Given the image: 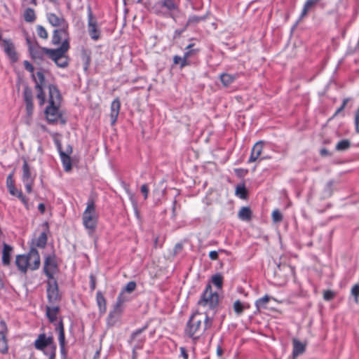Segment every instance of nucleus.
I'll use <instances>...</instances> for the list:
<instances>
[{"mask_svg": "<svg viewBox=\"0 0 359 359\" xmlns=\"http://www.w3.org/2000/svg\"><path fill=\"white\" fill-rule=\"evenodd\" d=\"M213 319L205 312L196 311L191 314L184 327V334L196 344L212 327Z\"/></svg>", "mask_w": 359, "mask_h": 359, "instance_id": "1", "label": "nucleus"}, {"mask_svg": "<svg viewBox=\"0 0 359 359\" xmlns=\"http://www.w3.org/2000/svg\"><path fill=\"white\" fill-rule=\"evenodd\" d=\"M51 43L54 46H60L49 52L55 56L57 55L62 61V68L66 67L68 65V58L65 54L70 48L69 28L55 29L53 32Z\"/></svg>", "mask_w": 359, "mask_h": 359, "instance_id": "2", "label": "nucleus"}, {"mask_svg": "<svg viewBox=\"0 0 359 359\" xmlns=\"http://www.w3.org/2000/svg\"><path fill=\"white\" fill-rule=\"evenodd\" d=\"M48 105L46 108L45 114L48 123H55L60 117L59 108L62 96L58 88L53 84L48 86Z\"/></svg>", "mask_w": 359, "mask_h": 359, "instance_id": "3", "label": "nucleus"}, {"mask_svg": "<svg viewBox=\"0 0 359 359\" xmlns=\"http://www.w3.org/2000/svg\"><path fill=\"white\" fill-rule=\"evenodd\" d=\"M99 215L96 210L93 198H90L86 203V207L82 214V222L88 233L92 234L95 231L98 224Z\"/></svg>", "mask_w": 359, "mask_h": 359, "instance_id": "4", "label": "nucleus"}, {"mask_svg": "<svg viewBox=\"0 0 359 359\" xmlns=\"http://www.w3.org/2000/svg\"><path fill=\"white\" fill-rule=\"evenodd\" d=\"M27 42L28 44L29 51L34 60H43L44 56L46 55L54 61L57 67H62V61H60L57 55L55 56L49 52V50H53V49L41 47L37 43L33 44L28 38L27 39Z\"/></svg>", "mask_w": 359, "mask_h": 359, "instance_id": "5", "label": "nucleus"}, {"mask_svg": "<svg viewBox=\"0 0 359 359\" xmlns=\"http://www.w3.org/2000/svg\"><path fill=\"white\" fill-rule=\"evenodd\" d=\"M219 297L216 292H213L211 285H206L201 298L198 302V305L207 310H215L219 305Z\"/></svg>", "mask_w": 359, "mask_h": 359, "instance_id": "6", "label": "nucleus"}, {"mask_svg": "<svg viewBox=\"0 0 359 359\" xmlns=\"http://www.w3.org/2000/svg\"><path fill=\"white\" fill-rule=\"evenodd\" d=\"M87 18L88 34L92 40L95 41H98L102 36V30L98 24L97 19L94 15L90 6L87 8Z\"/></svg>", "mask_w": 359, "mask_h": 359, "instance_id": "7", "label": "nucleus"}, {"mask_svg": "<svg viewBox=\"0 0 359 359\" xmlns=\"http://www.w3.org/2000/svg\"><path fill=\"white\" fill-rule=\"evenodd\" d=\"M32 78L35 82V90H36V99L39 104L43 106L46 103V95L43 88L46 86V79L42 70L33 74Z\"/></svg>", "mask_w": 359, "mask_h": 359, "instance_id": "8", "label": "nucleus"}, {"mask_svg": "<svg viewBox=\"0 0 359 359\" xmlns=\"http://www.w3.org/2000/svg\"><path fill=\"white\" fill-rule=\"evenodd\" d=\"M58 265L56 257L54 254L46 257L43 264V272L47 277V280H56L54 276L58 272Z\"/></svg>", "mask_w": 359, "mask_h": 359, "instance_id": "9", "label": "nucleus"}, {"mask_svg": "<svg viewBox=\"0 0 359 359\" xmlns=\"http://www.w3.org/2000/svg\"><path fill=\"white\" fill-rule=\"evenodd\" d=\"M47 298L50 304H58L61 300L57 280H47Z\"/></svg>", "mask_w": 359, "mask_h": 359, "instance_id": "10", "label": "nucleus"}, {"mask_svg": "<svg viewBox=\"0 0 359 359\" xmlns=\"http://www.w3.org/2000/svg\"><path fill=\"white\" fill-rule=\"evenodd\" d=\"M46 19L54 27H57V29L69 28V23L62 13H48L46 14Z\"/></svg>", "mask_w": 359, "mask_h": 359, "instance_id": "11", "label": "nucleus"}, {"mask_svg": "<svg viewBox=\"0 0 359 359\" xmlns=\"http://www.w3.org/2000/svg\"><path fill=\"white\" fill-rule=\"evenodd\" d=\"M53 338L47 337L45 334H41L34 341V347L39 351H50L51 347L54 346Z\"/></svg>", "mask_w": 359, "mask_h": 359, "instance_id": "12", "label": "nucleus"}, {"mask_svg": "<svg viewBox=\"0 0 359 359\" xmlns=\"http://www.w3.org/2000/svg\"><path fill=\"white\" fill-rule=\"evenodd\" d=\"M264 149V142L260 140L257 142L252 147L251 149L250 156L248 158V163H253L257 161H262L264 159L270 158L269 156H262V154Z\"/></svg>", "mask_w": 359, "mask_h": 359, "instance_id": "13", "label": "nucleus"}, {"mask_svg": "<svg viewBox=\"0 0 359 359\" xmlns=\"http://www.w3.org/2000/svg\"><path fill=\"white\" fill-rule=\"evenodd\" d=\"M8 327L4 320L0 321V353L6 354L8 352V344L6 339Z\"/></svg>", "mask_w": 359, "mask_h": 359, "instance_id": "14", "label": "nucleus"}, {"mask_svg": "<svg viewBox=\"0 0 359 359\" xmlns=\"http://www.w3.org/2000/svg\"><path fill=\"white\" fill-rule=\"evenodd\" d=\"M27 261H29V267L32 271L36 270L41 264L40 255L35 248H31L29 252L26 254Z\"/></svg>", "mask_w": 359, "mask_h": 359, "instance_id": "15", "label": "nucleus"}, {"mask_svg": "<svg viewBox=\"0 0 359 359\" xmlns=\"http://www.w3.org/2000/svg\"><path fill=\"white\" fill-rule=\"evenodd\" d=\"M1 46L3 47L5 53L8 55L9 59L13 62H15L18 57L13 42L10 39H3L1 41Z\"/></svg>", "mask_w": 359, "mask_h": 359, "instance_id": "16", "label": "nucleus"}, {"mask_svg": "<svg viewBox=\"0 0 359 359\" xmlns=\"http://www.w3.org/2000/svg\"><path fill=\"white\" fill-rule=\"evenodd\" d=\"M72 153V147L71 146H68L66 152L63 151H60V158L64 167V170L66 172H69L72 168V159L70 157V154Z\"/></svg>", "mask_w": 359, "mask_h": 359, "instance_id": "17", "label": "nucleus"}, {"mask_svg": "<svg viewBox=\"0 0 359 359\" xmlns=\"http://www.w3.org/2000/svg\"><path fill=\"white\" fill-rule=\"evenodd\" d=\"M120 109H121V102H120L119 99L117 97L112 101V102L111 104V107H110L111 110H110L109 116H110V119H111V124L112 126L114 125L117 121V118H118V116L119 114V111H120Z\"/></svg>", "mask_w": 359, "mask_h": 359, "instance_id": "18", "label": "nucleus"}, {"mask_svg": "<svg viewBox=\"0 0 359 359\" xmlns=\"http://www.w3.org/2000/svg\"><path fill=\"white\" fill-rule=\"evenodd\" d=\"M15 264L18 270L22 273H26L28 269H29V261H27L26 255H17L15 257Z\"/></svg>", "mask_w": 359, "mask_h": 359, "instance_id": "19", "label": "nucleus"}, {"mask_svg": "<svg viewBox=\"0 0 359 359\" xmlns=\"http://www.w3.org/2000/svg\"><path fill=\"white\" fill-rule=\"evenodd\" d=\"M22 182L26 181H34L35 175H34L31 170V167L27 163V161L24 158L23 159V165H22Z\"/></svg>", "mask_w": 359, "mask_h": 359, "instance_id": "20", "label": "nucleus"}, {"mask_svg": "<svg viewBox=\"0 0 359 359\" xmlns=\"http://www.w3.org/2000/svg\"><path fill=\"white\" fill-rule=\"evenodd\" d=\"M46 316L48 318L50 323H54L56 321L57 318V314L60 311V306L58 304H50L49 306H46Z\"/></svg>", "mask_w": 359, "mask_h": 359, "instance_id": "21", "label": "nucleus"}, {"mask_svg": "<svg viewBox=\"0 0 359 359\" xmlns=\"http://www.w3.org/2000/svg\"><path fill=\"white\" fill-rule=\"evenodd\" d=\"M55 330L58 332V340L60 346L61 353H65V327L62 320H60L58 323Z\"/></svg>", "mask_w": 359, "mask_h": 359, "instance_id": "22", "label": "nucleus"}, {"mask_svg": "<svg viewBox=\"0 0 359 359\" xmlns=\"http://www.w3.org/2000/svg\"><path fill=\"white\" fill-rule=\"evenodd\" d=\"M238 74H231L228 73H222L219 75V79L222 85L227 88L229 87L238 78Z\"/></svg>", "mask_w": 359, "mask_h": 359, "instance_id": "23", "label": "nucleus"}, {"mask_svg": "<svg viewBox=\"0 0 359 359\" xmlns=\"http://www.w3.org/2000/svg\"><path fill=\"white\" fill-rule=\"evenodd\" d=\"M13 252V248L4 243L3 244L2 251V264L4 266H9L11 264V253Z\"/></svg>", "mask_w": 359, "mask_h": 359, "instance_id": "24", "label": "nucleus"}, {"mask_svg": "<svg viewBox=\"0 0 359 359\" xmlns=\"http://www.w3.org/2000/svg\"><path fill=\"white\" fill-rule=\"evenodd\" d=\"M293 344V351L292 355L294 357H297L303 353H304L306 350V344H303L300 341L297 339H294L292 341Z\"/></svg>", "mask_w": 359, "mask_h": 359, "instance_id": "25", "label": "nucleus"}, {"mask_svg": "<svg viewBox=\"0 0 359 359\" xmlns=\"http://www.w3.org/2000/svg\"><path fill=\"white\" fill-rule=\"evenodd\" d=\"M96 302L100 313H104L107 311V301L102 292L96 294Z\"/></svg>", "mask_w": 359, "mask_h": 359, "instance_id": "26", "label": "nucleus"}, {"mask_svg": "<svg viewBox=\"0 0 359 359\" xmlns=\"http://www.w3.org/2000/svg\"><path fill=\"white\" fill-rule=\"evenodd\" d=\"M252 210L249 207H242L238 213V217L242 221H250L252 219Z\"/></svg>", "mask_w": 359, "mask_h": 359, "instance_id": "27", "label": "nucleus"}, {"mask_svg": "<svg viewBox=\"0 0 359 359\" xmlns=\"http://www.w3.org/2000/svg\"><path fill=\"white\" fill-rule=\"evenodd\" d=\"M47 240L48 237L46 232H42L37 238L33 240L32 243L36 247L44 248L46 245Z\"/></svg>", "mask_w": 359, "mask_h": 359, "instance_id": "28", "label": "nucleus"}, {"mask_svg": "<svg viewBox=\"0 0 359 359\" xmlns=\"http://www.w3.org/2000/svg\"><path fill=\"white\" fill-rule=\"evenodd\" d=\"M194 46V43H190L185 48L186 51L184 53V57L187 61H189L190 57L196 55L200 51L198 48H193Z\"/></svg>", "mask_w": 359, "mask_h": 359, "instance_id": "29", "label": "nucleus"}, {"mask_svg": "<svg viewBox=\"0 0 359 359\" xmlns=\"http://www.w3.org/2000/svg\"><path fill=\"white\" fill-rule=\"evenodd\" d=\"M23 17L25 22L30 23L34 22L36 19L34 10L30 8L25 9Z\"/></svg>", "mask_w": 359, "mask_h": 359, "instance_id": "30", "label": "nucleus"}, {"mask_svg": "<svg viewBox=\"0 0 359 359\" xmlns=\"http://www.w3.org/2000/svg\"><path fill=\"white\" fill-rule=\"evenodd\" d=\"M249 307V305H245L240 300H236L233 305V311L237 316L241 315Z\"/></svg>", "mask_w": 359, "mask_h": 359, "instance_id": "31", "label": "nucleus"}, {"mask_svg": "<svg viewBox=\"0 0 359 359\" xmlns=\"http://www.w3.org/2000/svg\"><path fill=\"white\" fill-rule=\"evenodd\" d=\"M179 2L180 0H163L162 6L171 11L177 8Z\"/></svg>", "mask_w": 359, "mask_h": 359, "instance_id": "32", "label": "nucleus"}, {"mask_svg": "<svg viewBox=\"0 0 359 359\" xmlns=\"http://www.w3.org/2000/svg\"><path fill=\"white\" fill-rule=\"evenodd\" d=\"M271 299L275 300L274 298L270 297L268 295H265L263 297L258 299L255 302L256 307L258 309H266V304L270 301Z\"/></svg>", "mask_w": 359, "mask_h": 359, "instance_id": "33", "label": "nucleus"}, {"mask_svg": "<svg viewBox=\"0 0 359 359\" xmlns=\"http://www.w3.org/2000/svg\"><path fill=\"white\" fill-rule=\"evenodd\" d=\"M123 308L121 306H118L114 304L112 311H110L109 314V318L110 320H113L114 318L118 319L123 313Z\"/></svg>", "mask_w": 359, "mask_h": 359, "instance_id": "34", "label": "nucleus"}, {"mask_svg": "<svg viewBox=\"0 0 359 359\" xmlns=\"http://www.w3.org/2000/svg\"><path fill=\"white\" fill-rule=\"evenodd\" d=\"M173 62L175 65H180V69H183L184 67L190 65L191 64L190 61H187L184 56L182 57L179 55L174 56Z\"/></svg>", "mask_w": 359, "mask_h": 359, "instance_id": "35", "label": "nucleus"}, {"mask_svg": "<svg viewBox=\"0 0 359 359\" xmlns=\"http://www.w3.org/2000/svg\"><path fill=\"white\" fill-rule=\"evenodd\" d=\"M211 281L217 289H222L223 286V276L221 274L217 273L212 276Z\"/></svg>", "mask_w": 359, "mask_h": 359, "instance_id": "36", "label": "nucleus"}, {"mask_svg": "<svg viewBox=\"0 0 359 359\" xmlns=\"http://www.w3.org/2000/svg\"><path fill=\"white\" fill-rule=\"evenodd\" d=\"M236 194L242 199H245L248 197V192L244 184L238 185L236 187Z\"/></svg>", "mask_w": 359, "mask_h": 359, "instance_id": "37", "label": "nucleus"}, {"mask_svg": "<svg viewBox=\"0 0 359 359\" xmlns=\"http://www.w3.org/2000/svg\"><path fill=\"white\" fill-rule=\"evenodd\" d=\"M351 147V142L348 140H342L339 141L336 145V150L345 151Z\"/></svg>", "mask_w": 359, "mask_h": 359, "instance_id": "38", "label": "nucleus"}, {"mask_svg": "<svg viewBox=\"0 0 359 359\" xmlns=\"http://www.w3.org/2000/svg\"><path fill=\"white\" fill-rule=\"evenodd\" d=\"M23 97L25 102H33V93L32 89L25 86L23 91Z\"/></svg>", "mask_w": 359, "mask_h": 359, "instance_id": "39", "label": "nucleus"}, {"mask_svg": "<svg viewBox=\"0 0 359 359\" xmlns=\"http://www.w3.org/2000/svg\"><path fill=\"white\" fill-rule=\"evenodd\" d=\"M128 301V299L124 295L123 291H121L117 297L115 305L124 307V304Z\"/></svg>", "mask_w": 359, "mask_h": 359, "instance_id": "40", "label": "nucleus"}, {"mask_svg": "<svg viewBox=\"0 0 359 359\" xmlns=\"http://www.w3.org/2000/svg\"><path fill=\"white\" fill-rule=\"evenodd\" d=\"M36 31L37 33V35L43 39H47L48 37V34L46 29L41 25H37L36 27Z\"/></svg>", "mask_w": 359, "mask_h": 359, "instance_id": "41", "label": "nucleus"}, {"mask_svg": "<svg viewBox=\"0 0 359 359\" xmlns=\"http://www.w3.org/2000/svg\"><path fill=\"white\" fill-rule=\"evenodd\" d=\"M351 294L354 297V302L356 304L359 303V284H355L353 285L351 290Z\"/></svg>", "mask_w": 359, "mask_h": 359, "instance_id": "42", "label": "nucleus"}, {"mask_svg": "<svg viewBox=\"0 0 359 359\" xmlns=\"http://www.w3.org/2000/svg\"><path fill=\"white\" fill-rule=\"evenodd\" d=\"M136 287H137V285L135 281H130L127 283L125 288L123 290H122V291H123V293L125 292L131 293L133 291H135V290L136 289Z\"/></svg>", "mask_w": 359, "mask_h": 359, "instance_id": "43", "label": "nucleus"}, {"mask_svg": "<svg viewBox=\"0 0 359 359\" xmlns=\"http://www.w3.org/2000/svg\"><path fill=\"white\" fill-rule=\"evenodd\" d=\"M272 219L275 222H280L283 219V215L278 210H275L272 212Z\"/></svg>", "mask_w": 359, "mask_h": 359, "instance_id": "44", "label": "nucleus"}, {"mask_svg": "<svg viewBox=\"0 0 359 359\" xmlns=\"http://www.w3.org/2000/svg\"><path fill=\"white\" fill-rule=\"evenodd\" d=\"M335 294L333 291L327 290L323 292V299L325 301H330L334 299Z\"/></svg>", "mask_w": 359, "mask_h": 359, "instance_id": "45", "label": "nucleus"}, {"mask_svg": "<svg viewBox=\"0 0 359 359\" xmlns=\"http://www.w3.org/2000/svg\"><path fill=\"white\" fill-rule=\"evenodd\" d=\"M44 354L48 356V359H55L56 356V346L54 345L51 347L50 351H44Z\"/></svg>", "mask_w": 359, "mask_h": 359, "instance_id": "46", "label": "nucleus"}, {"mask_svg": "<svg viewBox=\"0 0 359 359\" xmlns=\"http://www.w3.org/2000/svg\"><path fill=\"white\" fill-rule=\"evenodd\" d=\"M6 187H7L8 189L15 187V181H14L13 176L12 173L9 174L7 176Z\"/></svg>", "mask_w": 359, "mask_h": 359, "instance_id": "47", "label": "nucleus"}, {"mask_svg": "<svg viewBox=\"0 0 359 359\" xmlns=\"http://www.w3.org/2000/svg\"><path fill=\"white\" fill-rule=\"evenodd\" d=\"M349 100H350V99H349V98H345V99H344V100H343V102H342V104L341 105V107H339V108L336 110V111H335V113H334V116H337V114H339L340 112H341V111L344 109V108L346 107V106L347 103L349 102Z\"/></svg>", "mask_w": 359, "mask_h": 359, "instance_id": "48", "label": "nucleus"}, {"mask_svg": "<svg viewBox=\"0 0 359 359\" xmlns=\"http://www.w3.org/2000/svg\"><path fill=\"white\" fill-rule=\"evenodd\" d=\"M89 278L90 290L93 292L96 287V278L93 274H90Z\"/></svg>", "mask_w": 359, "mask_h": 359, "instance_id": "49", "label": "nucleus"}, {"mask_svg": "<svg viewBox=\"0 0 359 359\" xmlns=\"http://www.w3.org/2000/svg\"><path fill=\"white\" fill-rule=\"evenodd\" d=\"M26 104V111L28 116H31L34 110V103L33 102H25Z\"/></svg>", "mask_w": 359, "mask_h": 359, "instance_id": "50", "label": "nucleus"}, {"mask_svg": "<svg viewBox=\"0 0 359 359\" xmlns=\"http://www.w3.org/2000/svg\"><path fill=\"white\" fill-rule=\"evenodd\" d=\"M23 65H24V67L26 70H27L28 72H29L30 73H32V74L33 75L34 73V68L33 67V65L27 60H25L23 62Z\"/></svg>", "mask_w": 359, "mask_h": 359, "instance_id": "51", "label": "nucleus"}, {"mask_svg": "<svg viewBox=\"0 0 359 359\" xmlns=\"http://www.w3.org/2000/svg\"><path fill=\"white\" fill-rule=\"evenodd\" d=\"M203 19V18H202V17L194 15L189 18L188 24L198 23Z\"/></svg>", "mask_w": 359, "mask_h": 359, "instance_id": "52", "label": "nucleus"}, {"mask_svg": "<svg viewBox=\"0 0 359 359\" xmlns=\"http://www.w3.org/2000/svg\"><path fill=\"white\" fill-rule=\"evenodd\" d=\"M34 181H26L25 183V190L28 194H30L32 191V186Z\"/></svg>", "mask_w": 359, "mask_h": 359, "instance_id": "53", "label": "nucleus"}, {"mask_svg": "<svg viewBox=\"0 0 359 359\" xmlns=\"http://www.w3.org/2000/svg\"><path fill=\"white\" fill-rule=\"evenodd\" d=\"M141 192L144 194V199H147L149 194V187L147 184H144L141 186Z\"/></svg>", "mask_w": 359, "mask_h": 359, "instance_id": "54", "label": "nucleus"}, {"mask_svg": "<svg viewBox=\"0 0 359 359\" xmlns=\"http://www.w3.org/2000/svg\"><path fill=\"white\" fill-rule=\"evenodd\" d=\"M355 125L357 133H359V107L356 110L355 115Z\"/></svg>", "mask_w": 359, "mask_h": 359, "instance_id": "55", "label": "nucleus"}, {"mask_svg": "<svg viewBox=\"0 0 359 359\" xmlns=\"http://www.w3.org/2000/svg\"><path fill=\"white\" fill-rule=\"evenodd\" d=\"M147 327H144L143 328L138 329L135 330L131 335V340L133 341L137 336L140 334L144 330H145Z\"/></svg>", "mask_w": 359, "mask_h": 359, "instance_id": "56", "label": "nucleus"}, {"mask_svg": "<svg viewBox=\"0 0 359 359\" xmlns=\"http://www.w3.org/2000/svg\"><path fill=\"white\" fill-rule=\"evenodd\" d=\"M8 190V192L12 195V196H17L18 197L19 196V193H22L21 191H19L17 189V188L15 187V186L14 187H12V188H10Z\"/></svg>", "mask_w": 359, "mask_h": 359, "instance_id": "57", "label": "nucleus"}, {"mask_svg": "<svg viewBox=\"0 0 359 359\" xmlns=\"http://www.w3.org/2000/svg\"><path fill=\"white\" fill-rule=\"evenodd\" d=\"M180 355L183 358V359H188L189 358V354L187 353V349L184 347H180Z\"/></svg>", "mask_w": 359, "mask_h": 359, "instance_id": "58", "label": "nucleus"}, {"mask_svg": "<svg viewBox=\"0 0 359 359\" xmlns=\"http://www.w3.org/2000/svg\"><path fill=\"white\" fill-rule=\"evenodd\" d=\"M18 198L26 207L28 206V199L23 195L22 193H19V196Z\"/></svg>", "mask_w": 359, "mask_h": 359, "instance_id": "59", "label": "nucleus"}, {"mask_svg": "<svg viewBox=\"0 0 359 359\" xmlns=\"http://www.w3.org/2000/svg\"><path fill=\"white\" fill-rule=\"evenodd\" d=\"M209 257L211 260H217L218 259V252L215 250L209 252Z\"/></svg>", "mask_w": 359, "mask_h": 359, "instance_id": "60", "label": "nucleus"}, {"mask_svg": "<svg viewBox=\"0 0 359 359\" xmlns=\"http://www.w3.org/2000/svg\"><path fill=\"white\" fill-rule=\"evenodd\" d=\"M182 248H183V245L182 243H177L174 248V252L175 254L180 253L182 250Z\"/></svg>", "mask_w": 359, "mask_h": 359, "instance_id": "61", "label": "nucleus"}, {"mask_svg": "<svg viewBox=\"0 0 359 359\" xmlns=\"http://www.w3.org/2000/svg\"><path fill=\"white\" fill-rule=\"evenodd\" d=\"M38 210L41 214H43L46 210L45 205L43 203H39L38 205Z\"/></svg>", "mask_w": 359, "mask_h": 359, "instance_id": "62", "label": "nucleus"}, {"mask_svg": "<svg viewBox=\"0 0 359 359\" xmlns=\"http://www.w3.org/2000/svg\"><path fill=\"white\" fill-rule=\"evenodd\" d=\"M55 143L56 144V147H57V150L59 151V154H60V151H62V144L60 143V141L58 140H56L55 141Z\"/></svg>", "mask_w": 359, "mask_h": 359, "instance_id": "63", "label": "nucleus"}, {"mask_svg": "<svg viewBox=\"0 0 359 359\" xmlns=\"http://www.w3.org/2000/svg\"><path fill=\"white\" fill-rule=\"evenodd\" d=\"M333 184H334L333 181H330V182H328L326 184V185H325L326 189H327V190H329V191H331V189H332V187H333Z\"/></svg>", "mask_w": 359, "mask_h": 359, "instance_id": "64", "label": "nucleus"}]
</instances>
